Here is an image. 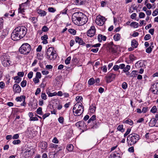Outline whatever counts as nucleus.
Segmentation results:
<instances>
[{"mask_svg": "<svg viewBox=\"0 0 158 158\" xmlns=\"http://www.w3.org/2000/svg\"><path fill=\"white\" fill-rule=\"evenodd\" d=\"M84 125V123L83 121H79L76 123V126L80 129H82V127Z\"/></svg>", "mask_w": 158, "mask_h": 158, "instance_id": "nucleus-22", "label": "nucleus"}, {"mask_svg": "<svg viewBox=\"0 0 158 158\" xmlns=\"http://www.w3.org/2000/svg\"><path fill=\"white\" fill-rule=\"evenodd\" d=\"M123 122V123H127L130 125H132L133 124V121L131 119H124Z\"/></svg>", "mask_w": 158, "mask_h": 158, "instance_id": "nucleus-26", "label": "nucleus"}, {"mask_svg": "<svg viewBox=\"0 0 158 158\" xmlns=\"http://www.w3.org/2000/svg\"><path fill=\"white\" fill-rule=\"evenodd\" d=\"M152 92L154 94H158V89H152Z\"/></svg>", "mask_w": 158, "mask_h": 158, "instance_id": "nucleus-63", "label": "nucleus"}, {"mask_svg": "<svg viewBox=\"0 0 158 158\" xmlns=\"http://www.w3.org/2000/svg\"><path fill=\"white\" fill-rule=\"evenodd\" d=\"M26 97L25 96H21L16 98L15 100L17 102L25 101Z\"/></svg>", "mask_w": 158, "mask_h": 158, "instance_id": "nucleus-20", "label": "nucleus"}, {"mask_svg": "<svg viewBox=\"0 0 158 158\" xmlns=\"http://www.w3.org/2000/svg\"><path fill=\"white\" fill-rule=\"evenodd\" d=\"M42 108L41 107H39L36 110V113L38 114H42Z\"/></svg>", "mask_w": 158, "mask_h": 158, "instance_id": "nucleus-39", "label": "nucleus"}, {"mask_svg": "<svg viewBox=\"0 0 158 158\" xmlns=\"http://www.w3.org/2000/svg\"><path fill=\"white\" fill-rule=\"evenodd\" d=\"M58 120L60 123L63 124L64 121V118L62 117H60L58 118Z\"/></svg>", "mask_w": 158, "mask_h": 158, "instance_id": "nucleus-45", "label": "nucleus"}, {"mask_svg": "<svg viewBox=\"0 0 158 158\" xmlns=\"http://www.w3.org/2000/svg\"><path fill=\"white\" fill-rule=\"evenodd\" d=\"M95 82V81L93 78H90L88 81V84L89 85L94 84Z\"/></svg>", "mask_w": 158, "mask_h": 158, "instance_id": "nucleus-30", "label": "nucleus"}, {"mask_svg": "<svg viewBox=\"0 0 158 158\" xmlns=\"http://www.w3.org/2000/svg\"><path fill=\"white\" fill-rule=\"evenodd\" d=\"M130 68L131 67L129 65H127L126 67H125L123 71L125 73L127 72L130 70Z\"/></svg>", "mask_w": 158, "mask_h": 158, "instance_id": "nucleus-33", "label": "nucleus"}, {"mask_svg": "<svg viewBox=\"0 0 158 158\" xmlns=\"http://www.w3.org/2000/svg\"><path fill=\"white\" fill-rule=\"evenodd\" d=\"M119 69V66L118 65H115L114 66L113 69L114 71H117Z\"/></svg>", "mask_w": 158, "mask_h": 158, "instance_id": "nucleus-62", "label": "nucleus"}, {"mask_svg": "<svg viewBox=\"0 0 158 158\" xmlns=\"http://www.w3.org/2000/svg\"><path fill=\"white\" fill-rule=\"evenodd\" d=\"M95 33V29L94 26H92L88 30L87 32V35L90 37L94 36Z\"/></svg>", "mask_w": 158, "mask_h": 158, "instance_id": "nucleus-9", "label": "nucleus"}, {"mask_svg": "<svg viewBox=\"0 0 158 158\" xmlns=\"http://www.w3.org/2000/svg\"><path fill=\"white\" fill-rule=\"evenodd\" d=\"M81 12H75L73 14L72 19L74 24L79 26L81 16Z\"/></svg>", "mask_w": 158, "mask_h": 158, "instance_id": "nucleus-6", "label": "nucleus"}, {"mask_svg": "<svg viewBox=\"0 0 158 158\" xmlns=\"http://www.w3.org/2000/svg\"><path fill=\"white\" fill-rule=\"evenodd\" d=\"M151 35L150 34H147L145 35V36L144 37V40H147L151 38Z\"/></svg>", "mask_w": 158, "mask_h": 158, "instance_id": "nucleus-48", "label": "nucleus"}, {"mask_svg": "<svg viewBox=\"0 0 158 158\" xmlns=\"http://www.w3.org/2000/svg\"><path fill=\"white\" fill-rule=\"evenodd\" d=\"M123 126L122 125H119L118 126L117 128V130L118 131H121L122 132H124V130L123 129Z\"/></svg>", "mask_w": 158, "mask_h": 158, "instance_id": "nucleus-36", "label": "nucleus"}, {"mask_svg": "<svg viewBox=\"0 0 158 158\" xmlns=\"http://www.w3.org/2000/svg\"><path fill=\"white\" fill-rule=\"evenodd\" d=\"M37 12L41 16H44L46 14V12L45 11L41 9H38Z\"/></svg>", "mask_w": 158, "mask_h": 158, "instance_id": "nucleus-23", "label": "nucleus"}, {"mask_svg": "<svg viewBox=\"0 0 158 158\" xmlns=\"http://www.w3.org/2000/svg\"><path fill=\"white\" fill-rule=\"evenodd\" d=\"M19 135L18 134H16L14 135L12 137V139H17L19 138Z\"/></svg>", "mask_w": 158, "mask_h": 158, "instance_id": "nucleus-61", "label": "nucleus"}, {"mask_svg": "<svg viewBox=\"0 0 158 158\" xmlns=\"http://www.w3.org/2000/svg\"><path fill=\"white\" fill-rule=\"evenodd\" d=\"M47 58L49 60L55 59L57 56L56 52L53 47L49 48L46 52Z\"/></svg>", "mask_w": 158, "mask_h": 158, "instance_id": "nucleus-4", "label": "nucleus"}, {"mask_svg": "<svg viewBox=\"0 0 158 158\" xmlns=\"http://www.w3.org/2000/svg\"><path fill=\"white\" fill-rule=\"evenodd\" d=\"M138 43L137 41L135 40H133L131 43V45L132 47L134 48H136L138 45Z\"/></svg>", "mask_w": 158, "mask_h": 158, "instance_id": "nucleus-25", "label": "nucleus"}, {"mask_svg": "<svg viewBox=\"0 0 158 158\" xmlns=\"http://www.w3.org/2000/svg\"><path fill=\"white\" fill-rule=\"evenodd\" d=\"M84 111L83 106L80 102H77L74 106L73 112L76 116L80 115Z\"/></svg>", "mask_w": 158, "mask_h": 158, "instance_id": "nucleus-2", "label": "nucleus"}, {"mask_svg": "<svg viewBox=\"0 0 158 158\" xmlns=\"http://www.w3.org/2000/svg\"><path fill=\"white\" fill-rule=\"evenodd\" d=\"M57 94V93L56 92H54L53 93H49L48 94V95L49 97H52L53 96H55Z\"/></svg>", "mask_w": 158, "mask_h": 158, "instance_id": "nucleus-51", "label": "nucleus"}, {"mask_svg": "<svg viewBox=\"0 0 158 158\" xmlns=\"http://www.w3.org/2000/svg\"><path fill=\"white\" fill-rule=\"evenodd\" d=\"M96 108L95 105L94 104H92L89 108V112L93 114L95 112Z\"/></svg>", "mask_w": 158, "mask_h": 158, "instance_id": "nucleus-16", "label": "nucleus"}, {"mask_svg": "<svg viewBox=\"0 0 158 158\" xmlns=\"http://www.w3.org/2000/svg\"><path fill=\"white\" fill-rule=\"evenodd\" d=\"M14 79L15 80H16L15 82L17 83H19L21 80V78L19 77L18 76L15 77Z\"/></svg>", "mask_w": 158, "mask_h": 158, "instance_id": "nucleus-32", "label": "nucleus"}, {"mask_svg": "<svg viewBox=\"0 0 158 158\" xmlns=\"http://www.w3.org/2000/svg\"><path fill=\"white\" fill-rule=\"evenodd\" d=\"M31 46L28 43L23 44L19 48V52L21 54L26 55L28 54L31 50Z\"/></svg>", "mask_w": 158, "mask_h": 158, "instance_id": "nucleus-5", "label": "nucleus"}, {"mask_svg": "<svg viewBox=\"0 0 158 158\" xmlns=\"http://www.w3.org/2000/svg\"><path fill=\"white\" fill-rule=\"evenodd\" d=\"M0 37L1 38H4L6 35V33H3L2 32H0Z\"/></svg>", "mask_w": 158, "mask_h": 158, "instance_id": "nucleus-59", "label": "nucleus"}, {"mask_svg": "<svg viewBox=\"0 0 158 158\" xmlns=\"http://www.w3.org/2000/svg\"><path fill=\"white\" fill-rule=\"evenodd\" d=\"M149 126L151 127L156 126L158 127V123H156V120L155 118H152L150 120L149 123Z\"/></svg>", "mask_w": 158, "mask_h": 158, "instance_id": "nucleus-13", "label": "nucleus"}, {"mask_svg": "<svg viewBox=\"0 0 158 158\" xmlns=\"http://www.w3.org/2000/svg\"><path fill=\"white\" fill-rule=\"evenodd\" d=\"M39 146L42 149H45L47 147V143L45 142H41L40 143Z\"/></svg>", "mask_w": 158, "mask_h": 158, "instance_id": "nucleus-21", "label": "nucleus"}, {"mask_svg": "<svg viewBox=\"0 0 158 158\" xmlns=\"http://www.w3.org/2000/svg\"><path fill=\"white\" fill-rule=\"evenodd\" d=\"M38 118L36 117H32L30 119V120L31 121H38Z\"/></svg>", "mask_w": 158, "mask_h": 158, "instance_id": "nucleus-64", "label": "nucleus"}, {"mask_svg": "<svg viewBox=\"0 0 158 158\" xmlns=\"http://www.w3.org/2000/svg\"><path fill=\"white\" fill-rule=\"evenodd\" d=\"M29 0H27L26 2L22 3L21 4L19 5V6H21V7L27 6L28 5V3H29Z\"/></svg>", "mask_w": 158, "mask_h": 158, "instance_id": "nucleus-58", "label": "nucleus"}, {"mask_svg": "<svg viewBox=\"0 0 158 158\" xmlns=\"http://www.w3.org/2000/svg\"><path fill=\"white\" fill-rule=\"evenodd\" d=\"M106 39V37L105 36L101 34H99L98 36V39L99 42H102V40L105 41Z\"/></svg>", "mask_w": 158, "mask_h": 158, "instance_id": "nucleus-17", "label": "nucleus"}, {"mask_svg": "<svg viewBox=\"0 0 158 158\" xmlns=\"http://www.w3.org/2000/svg\"><path fill=\"white\" fill-rule=\"evenodd\" d=\"M26 84H27V81L26 80H24V81H23L21 82V85L22 87H24L26 86Z\"/></svg>", "mask_w": 158, "mask_h": 158, "instance_id": "nucleus-44", "label": "nucleus"}, {"mask_svg": "<svg viewBox=\"0 0 158 158\" xmlns=\"http://www.w3.org/2000/svg\"><path fill=\"white\" fill-rule=\"evenodd\" d=\"M82 99V98L81 96H77L76 98V100L78 102H80L81 100Z\"/></svg>", "mask_w": 158, "mask_h": 158, "instance_id": "nucleus-50", "label": "nucleus"}, {"mask_svg": "<svg viewBox=\"0 0 158 158\" xmlns=\"http://www.w3.org/2000/svg\"><path fill=\"white\" fill-rule=\"evenodd\" d=\"M158 14V9H156L152 13L153 16H155Z\"/></svg>", "mask_w": 158, "mask_h": 158, "instance_id": "nucleus-56", "label": "nucleus"}, {"mask_svg": "<svg viewBox=\"0 0 158 158\" xmlns=\"http://www.w3.org/2000/svg\"><path fill=\"white\" fill-rule=\"evenodd\" d=\"M68 31L70 33L73 35H75L76 32V30L72 29H69Z\"/></svg>", "mask_w": 158, "mask_h": 158, "instance_id": "nucleus-40", "label": "nucleus"}, {"mask_svg": "<svg viewBox=\"0 0 158 158\" xmlns=\"http://www.w3.org/2000/svg\"><path fill=\"white\" fill-rule=\"evenodd\" d=\"M73 149V146L72 144L69 145L67 147V150L70 152L72 151Z\"/></svg>", "mask_w": 158, "mask_h": 158, "instance_id": "nucleus-37", "label": "nucleus"}, {"mask_svg": "<svg viewBox=\"0 0 158 158\" xmlns=\"http://www.w3.org/2000/svg\"><path fill=\"white\" fill-rule=\"evenodd\" d=\"M2 63L7 59H9L10 56L6 53H4L2 54L0 56Z\"/></svg>", "mask_w": 158, "mask_h": 158, "instance_id": "nucleus-12", "label": "nucleus"}, {"mask_svg": "<svg viewBox=\"0 0 158 158\" xmlns=\"http://www.w3.org/2000/svg\"><path fill=\"white\" fill-rule=\"evenodd\" d=\"M120 35L118 33L114 35L113 37L115 41H118L120 39Z\"/></svg>", "mask_w": 158, "mask_h": 158, "instance_id": "nucleus-27", "label": "nucleus"}, {"mask_svg": "<svg viewBox=\"0 0 158 158\" xmlns=\"http://www.w3.org/2000/svg\"><path fill=\"white\" fill-rule=\"evenodd\" d=\"M71 59V58L70 56H69L67 57L65 61V63L67 64H69L70 63Z\"/></svg>", "mask_w": 158, "mask_h": 158, "instance_id": "nucleus-41", "label": "nucleus"}, {"mask_svg": "<svg viewBox=\"0 0 158 158\" xmlns=\"http://www.w3.org/2000/svg\"><path fill=\"white\" fill-rule=\"evenodd\" d=\"M48 10L50 12H54L56 11V10L53 7H49L48 8Z\"/></svg>", "mask_w": 158, "mask_h": 158, "instance_id": "nucleus-54", "label": "nucleus"}, {"mask_svg": "<svg viewBox=\"0 0 158 158\" xmlns=\"http://www.w3.org/2000/svg\"><path fill=\"white\" fill-rule=\"evenodd\" d=\"M116 77L115 74L110 73L108 74L105 77L107 83L111 82L113 79H114Z\"/></svg>", "mask_w": 158, "mask_h": 158, "instance_id": "nucleus-8", "label": "nucleus"}, {"mask_svg": "<svg viewBox=\"0 0 158 158\" xmlns=\"http://www.w3.org/2000/svg\"><path fill=\"white\" fill-rule=\"evenodd\" d=\"M39 79L35 77L33 79V81L35 84H36L40 82Z\"/></svg>", "mask_w": 158, "mask_h": 158, "instance_id": "nucleus-53", "label": "nucleus"}, {"mask_svg": "<svg viewBox=\"0 0 158 158\" xmlns=\"http://www.w3.org/2000/svg\"><path fill=\"white\" fill-rule=\"evenodd\" d=\"M139 24L136 22H133L130 24V26L134 28H136L138 27Z\"/></svg>", "mask_w": 158, "mask_h": 158, "instance_id": "nucleus-28", "label": "nucleus"}, {"mask_svg": "<svg viewBox=\"0 0 158 158\" xmlns=\"http://www.w3.org/2000/svg\"><path fill=\"white\" fill-rule=\"evenodd\" d=\"M81 19L79 26L85 24L87 22L88 18L86 16L81 12Z\"/></svg>", "mask_w": 158, "mask_h": 158, "instance_id": "nucleus-11", "label": "nucleus"}, {"mask_svg": "<svg viewBox=\"0 0 158 158\" xmlns=\"http://www.w3.org/2000/svg\"><path fill=\"white\" fill-rule=\"evenodd\" d=\"M33 75V73L32 72H30L28 74V77L29 79H31L32 78Z\"/></svg>", "mask_w": 158, "mask_h": 158, "instance_id": "nucleus-57", "label": "nucleus"}, {"mask_svg": "<svg viewBox=\"0 0 158 158\" xmlns=\"http://www.w3.org/2000/svg\"><path fill=\"white\" fill-rule=\"evenodd\" d=\"M75 41L76 43H79L80 45H82L83 44H85L82 40L77 36L76 37Z\"/></svg>", "mask_w": 158, "mask_h": 158, "instance_id": "nucleus-24", "label": "nucleus"}, {"mask_svg": "<svg viewBox=\"0 0 158 158\" xmlns=\"http://www.w3.org/2000/svg\"><path fill=\"white\" fill-rule=\"evenodd\" d=\"M145 14L143 12H140L139 15V17L140 18H143L145 17Z\"/></svg>", "mask_w": 158, "mask_h": 158, "instance_id": "nucleus-47", "label": "nucleus"}, {"mask_svg": "<svg viewBox=\"0 0 158 158\" xmlns=\"http://www.w3.org/2000/svg\"><path fill=\"white\" fill-rule=\"evenodd\" d=\"M12 62L10 60V58L9 59L6 60L2 63L4 67H7L11 65Z\"/></svg>", "mask_w": 158, "mask_h": 158, "instance_id": "nucleus-15", "label": "nucleus"}, {"mask_svg": "<svg viewBox=\"0 0 158 158\" xmlns=\"http://www.w3.org/2000/svg\"><path fill=\"white\" fill-rule=\"evenodd\" d=\"M41 98L44 100H46L47 99V96L44 93H42L41 94Z\"/></svg>", "mask_w": 158, "mask_h": 158, "instance_id": "nucleus-49", "label": "nucleus"}, {"mask_svg": "<svg viewBox=\"0 0 158 158\" xmlns=\"http://www.w3.org/2000/svg\"><path fill=\"white\" fill-rule=\"evenodd\" d=\"M157 111V108L156 106H154L151 109V112L152 113H155Z\"/></svg>", "mask_w": 158, "mask_h": 158, "instance_id": "nucleus-38", "label": "nucleus"}, {"mask_svg": "<svg viewBox=\"0 0 158 158\" xmlns=\"http://www.w3.org/2000/svg\"><path fill=\"white\" fill-rule=\"evenodd\" d=\"M30 19L33 23H36L38 21L37 19L35 17H31Z\"/></svg>", "mask_w": 158, "mask_h": 158, "instance_id": "nucleus-35", "label": "nucleus"}, {"mask_svg": "<svg viewBox=\"0 0 158 158\" xmlns=\"http://www.w3.org/2000/svg\"><path fill=\"white\" fill-rule=\"evenodd\" d=\"M15 14V12H14L12 14H10L9 13H6L5 15V16L6 17H8L9 16H10L11 17H13L14 16Z\"/></svg>", "mask_w": 158, "mask_h": 158, "instance_id": "nucleus-60", "label": "nucleus"}, {"mask_svg": "<svg viewBox=\"0 0 158 158\" xmlns=\"http://www.w3.org/2000/svg\"><path fill=\"white\" fill-rule=\"evenodd\" d=\"M138 74V72L136 71L133 70L130 73V77H135Z\"/></svg>", "mask_w": 158, "mask_h": 158, "instance_id": "nucleus-29", "label": "nucleus"}, {"mask_svg": "<svg viewBox=\"0 0 158 158\" xmlns=\"http://www.w3.org/2000/svg\"><path fill=\"white\" fill-rule=\"evenodd\" d=\"M27 29L24 26H20L14 30L11 34V39L14 41L19 40L26 35Z\"/></svg>", "mask_w": 158, "mask_h": 158, "instance_id": "nucleus-1", "label": "nucleus"}, {"mask_svg": "<svg viewBox=\"0 0 158 158\" xmlns=\"http://www.w3.org/2000/svg\"><path fill=\"white\" fill-rule=\"evenodd\" d=\"M41 75L40 73L39 72H37L36 73L35 77L39 79H40L41 78Z\"/></svg>", "mask_w": 158, "mask_h": 158, "instance_id": "nucleus-52", "label": "nucleus"}, {"mask_svg": "<svg viewBox=\"0 0 158 158\" xmlns=\"http://www.w3.org/2000/svg\"><path fill=\"white\" fill-rule=\"evenodd\" d=\"M13 143L14 145L18 144L21 143V141L19 139L14 140L13 142Z\"/></svg>", "mask_w": 158, "mask_h": 158, "instance_id": "nucleus-42", "label": "nucleus"}, {"mask_svg": "<svg viewBox=\"0 0 158 158\" xmlns=\"http://www.w3.org/2000/svg\"><path fill=\"white\" fill-rule=\"evenodd\" d=\"M127 83L126 82H124L122 85V88L125 89H127Z\"/></svg>", "mask_w": 158, "mask_h": 158, "instance_id": "nucleus-46", "label": "nucleus"}, {"mask_svg": "<svg viewBox=\"0 0 158 158\" xmlns=\"http://www.w3.org/2000/svg\"><path fill=\"white\" fill-rule=\"evenodd\" d=\"M153 48V46L150 45V46L147 48L146 50V52L148 53H150L152 51V49Z\"/></svg>", "mask_w": 158, "mask_h": 158, "instance_id": "nucleus-34", "label": "nucleus"}, {"mask_svg": "<svg viewBox=\"0 0 158 158\" xmlns=\"http://www.w3.org/2000/svg\"><path fill=\"white\" fill-rule=\"evenodd\" d=\"M33 152L32 150L27 149L23 153V156L26 158H29L33 154Z\"/></svg>", "mask_w": 158, "mask_h": 158, "instance_id": "nucleus-10", "label": "nucleus"}, {"mask_svg": "<svg viewBox=\"0 0 158 158\" xmlns=\"http://www.w3.org/2000/svg\"><path fill=\"white\" fill-rule=\"evenodd\" d=\"M48 28L46 26H44L42 28V31L44 32H46L48 31Z\"/></svg>", "mask_w": 158, "mask_h": 158, "instance_id": "nucleus-43", "label": "nucleus"}, {"mask_svg": "<svg viewBox=\"0 0 158 158\" xmlns=\"http://www.w3.org/2000/svg\"><path fill=\"white\" fill-rule=\"evenodd\" d=\"M24 9L23 8H22L21 6H19L18 9V12L24 15Z\"/></svg>", "mask_w": 158, "mask_h": 158, "instance_id": "nucleus-31", "label": "nucleus"}, {"mask_svg": "<svg viewBox=\"0 0 158 158\" xmlns=\"http://www.w3.org/2000/svg\"><path fill=\"white\" fill-rule=\"evenodd\" d=\"M106 21V19L101 15L98 16L96 18L95 22L99 26L103 25Z\"/></svg>", "mask_w": 158, "mask_h": 158, "instance_id": "nucleus-7", "label": "nucleus"}, {"mask_svg": "<svg viewBox=\"0 0 158 158\" xmlns=\"http://www.w3.org/2000/svg\"><path fill=\"white\" fill-rule=\"evenodd\" d=\"M14 91L15 93H19L21 91V88L17 84H15L13 87Z\"/></svg>", "mask_w": 158, "mask_h": 158, "instance_id": "nucleus-14", "label": "nucleus"}, {"mask_svg": "<svg viewBox=\"0 0 158 158\" xmlns=\"http://www.w3.org/2000/svg\"><path fill=\"white\" fill-rule=\"evenodd\" d=\"M3 20L2 18H0V29L3 27Z\"/></svg>", "mask_w": 158, "mask_h": 158, "instance_id": "nucleus-55", "label": "nucleus"}, {"mask_svg": "<svg viewBox=\"0 0 158 158\" xmlns=\"http://www.w3.org/2000/svg\"><path fill=\"white\" fill-rule=\"evenodd\" d=\"M108 158H120L118 153H112L109 156Z\"/></svg>", "mask_w": 158, "mask_h": 158, "instance_id": "nucleus-19", "label": "nucleus"}, {"mask_svg": "<svg viewBox=\"0 0 158 158\" xmlns=\"http://www.w3.org/2000/svg\"><path fill=\"white\" fill-rule=\"evenodd\" d=\"M139 139V136L138 134L133 133L128 136L127 141L129 145L131 146L135 144Z\"/></svg>", "mask_w": 158, "mask_h": 158, "instance_id": "nucleus-3", "label": "nucleus"}, {"mask_svg": "<svg viewBox=\"0 0 158 158\" xmlns=\"http://www.w3.org/2000/svg\"><path fill=\"white\" fill-rule=\"evenodd\" d=\"M85 2V0H75L74 3L76 5H81L84 4Z\"/></svg>", "mask_w": 158, "mask_h": 158, "instance_id": "nucleus-18", "label": "nucleus"}]
</instances>
